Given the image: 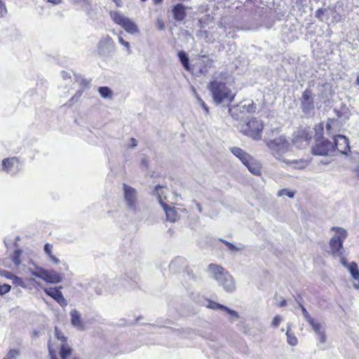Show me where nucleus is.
<instances>
[{"label":"nucleus","mask_w":359,"mask_h":359,"mask_svg":"<svg viewBox=\"0 0 359 359\" xmlns=\"http://www.w3.org/2000/svg\"><path fill=\"white\" fill-rule=\"evenodd\" d=\"M209 90H210L213 100L217 104L223 102H231L235 97V94L226 86V83L222 81L215 79L210 83Z\"/></svg>","instance_id":"obj_1"},{"label":"nucleus","mask_w":359,"mask_h":359,"mask_svg":"<svg viewBox=\"0 0 359 359\" xmlns=\"http://www.w3.org/2000/svg\"><path fill=\"white\" fill-rule=\"evenodd\" d=\"M238 129L244 135L250 137L254 140H259L262 138L264 124L257 118H252L241 124Z\"/></svg>","instance_id":"obj_2"},{"label":"nucleus","mask_w":359,"mask_h":359,"mask_svg":"<svg viewBox=\"0 0 359 359\" xmlns=\"http://www.w3.org/2000/svg\"><path fill=\"white\" fill-rule=\"evenodd\" d=\"M266 146L272 155L277 159L283 161V154L289 151L290 144L284 135H280L273 140H266Z\"/></svg>","instance_id":"obj_3"},{"label":"nucleus","mask_w":359,"mask_h":359,"mask_svg":"<svg viewBox=\"0 0 359 359\" xmlns=\"http://www.w3.org/2000/svg\"><path fill=\"white\" fill-rule=\"evenodd\" d=\"M97 54L102 60L109 62L112 60L116 51V44L109 35L102 36L97 45Z\"/></svg>","instance_id":"obj_4"},{"label":"nucleus","mask_w":359,"mask_h":359,"mask_svg":"<svg viewBox=\"0 0 359 359\" xmlns=\"http://www.w3.org/2000/svg\"><path fill=\"white\" fill-rule=\"evenodd\" d=\"M29 271L32 276L50 284L59 283L62 280V274L53 270L45 269L41 266H35L34 269L29 268Z\"/></svg>","instance_id":"obj_5"},{"label":"nucleus","mask_w":359,"mask_h":359,"mask_svg":"<svg viewBox=\"0 0 359 359\" xmlns=\"http://www.w3.org/2000/svg\"><path fill=\"white\" fill-rule=\"evenodd\" d=\"M109 14L114 22L120 25L128 33L133 34L139 32L138 27L135 22L119 11H111Z\"/></svg>","instance_id":"obj_6"},{"label":"nucleus","mask_w":359,"mask_h":359,"mask_svg":"<svg viewBox=\"0 0 359 359\" xmlns=\"http://www.w3.org/2000/svg\"><path fill=\"white\" fill-rule=\"evenodd\" d=\"M332 230L336 232V235L333 236L330 241L332 253L334 255L341 256L343 242L347 236L346 231L340 227H332Z\"/></svg>","instance_id":"obj_7"},{"label":"nucleus","mask_w":359,"mask_h":359,"mask_svg":"<svg viewBox=\"0 0 359 359\" xmlns=\"http://www.w3.org/2000/svg\"><path fill=\"white\" fill-rule=\"evenodd\" d=\"M22 170V164L18 157L4 158L2 161V170L11 175H15Z\"/></svg>","instance_id":"obj_8"},{"label":"nucleus","mask_w":359,"mask_h":359,"mask_svg":"<svg viewBox=\"0 0 359 359\" xmlns=\"http://www.w3.org/2000/svg\"><path fill=\"white\" fill-rule=\"evenodd\" d=\"M334 150V144L327 140H317L316 145L312 149L314 155L328 156Z\"/></svg>","instance_id":"obj_9"},{"label":"nucleus","mask_w":359,"mask_h":359,"mask_svg":"<svg viewBox=\"0 0 359 359\" xmlns=\"http://www.w3.org/2000/svg\"><path fill=\"white\" fill-rule=\"evenodd\" d=\"M301 108L302 111L309 114L314 109V96L312 90L306 88L302 93L301 97Z\"/></svg>","instance_id":"obj_10"},{"label":"nucleus","mask_w":359,"mask_h":359,"mask_svg":"<svg viewBox=\"0 0 359 359\" xmlns=\"http://www.w3.org/2000/svg\"><path fill=\"white\" fill-rule=\"evenodd\" d=\"M124 192V199L126 202L128 209L135 211L136 210V202H137V191L136 190L126 184L123 185Z\"/></svg>","instance_id":"obj_11"},{"label":"nucleus","mask_w":359,"mask_h":359,"mask_svg":"<svg viewBox=\"0 0 359 359\" xmlns=\"http://www.w3.org/2000/svg\"><path fill=\"white\" fill-rule=\"evenodd\" d=\"M123 280L121 276L113 279H109L106 282L105 289L111 294H123Z\"/></svg>","instance_id":"obj_12"},{"label":"nucleus","mask_w":359,"mask_h":359,"mask_svg":"<svg viewBox=\"0 0 359 359\" xmlns=\"http://www.w3.org/2000/svg\"><path fill=\"white\" fill-rule=\"evenodd\" d=\"M61 288V286L50 288L44 287L43 290L47 295L52 297L60 306L65 307L67 305V301L60 291Z\"/></svg>","instance_id":"obj_13"},{"label":"nucleus","mask_w":359,"mask_h":359,"mask_svg":"<svg viewBox=\"0 0 359 359\" xmlns=\"http://www.w3.org/2000/svg\"><path fill=\"white\" fill-rule=\"evenodd\" d=\"M123 281V293L131 291L138 287V277L135 274L125 273L121 276Z\"/></svg>","instance_id":"obj_14"},{"label":"nucleus","mask_w":359,"mask_h":359,"mask_svg":"<svg viewBox=\"0 0 359 359\" xmlns=\"http://www.w3.org/2000/svg\"><path fill=\"white\" fill-rule=\"evenodd\" d=\"M219 285L227 292H233L236 290V286L233 278L226 271L222 277V280L217 281Z\"/></svg>","instance_id":"obj_15"},{"label":"nucleus","mask_w":359,"mask_h":359,"mask_svg":"<svg viewBox=\"0 0 359 359\" xmlns=\"http://www.w3.org/2000/svg\"><path fill=\"white\" fill-rule=\"evenodd\" d=\"M341 264L348 269L353 279L354 280L353 286L355 289H359V271L355 262L347 263L344 258H341Z\"/></svg>","instance_id":"obj_16"},{"label":"nucleus","mask_w":359,"mask_h":359,"mask_svg":"<svg viewBox=\"0 0 359 359\" xmlns=\"http://www.w3.org/2000/svg\"><path fill=\"white\" fill-rule=\"evenodd\" d=\"M334 149H337L343 154H347L350 151L348 139L344 136L339 135L334 137Z\"/></svg>","instance_id":"obj_17"},{"label":"nucleus","mask_w":359,"mask_h":359,"mask_svg":"<svg viewBox=\"0 0 359 359\" xmlns=\"http://www.w3.org/2000/svg\"><path fill=\"white\" fill-rule=\"evenodd\" d=\"M158 203L161 205L163 208L165 215L167 220L175 222L177 221L178 218V215L177 213V210L174 207H170L168 206L165 203L163 202L162 199V196H161L160 193L158 192Z\"/></svg>","instance_id":"obj_18"},{"label":"nucleus","mask_w":359,"mask_h":359,"mask_svg":"<svg viewBox=\"0 0 359 359\" xmlns=\"http://www.w3.org/2000/svg\"><path fill=\"white\" fill-rule=\"evenodd\" d=\"M226 271L222 266L215 264H210L208 266V272L210 277L216 281L222 280V277Z\"/></svg>","instance_id":"obj_19"},{"label":"nucleus","mask_w":359,"mask_h":359,"mask_svg":"<svg viewBox=\"0 0 359 359\" xmlns=\"http://www.w3.org/2000/svg\"><path fill=\"white\" fill-rule=\"evenodd\" d=\"M316 334L318 336V339L321 344H324L326 341V335L325 333V325L319 322H316L314 320L312 323H309Z\"/></svg>","instance_id":"obj_20"},{"label":"nucleus","mask_w":359,"mask_h":359,"mask_svg":"<svg viewBox=\"0 0 359 359\" xmlns=\"http://www.w3.org/2000/svg\"><path fill=\"white\" fill-rule=\"evenodd\" d=\"M206 306L208 308L213 309V310H220L222 311H225L227 313H229L231 317H233L234 319L239 318V315L236 311H233V310L226 307V306L220 304L215 302L208 301V304H207Z\"/></svg>","instance_id":"obj_21"},{"label":"nucleus","mask_w":359,"mask_h":359,"mask_svg":"<svg viewBox=\"0 0 359 359\" xmlns=\"http://www.w3.org/2000/svg\"><path fill=\"white\" fill-rule=\"evenodd\" d=\"M189 8L182 4L175 5L172 9L174 19L176 21L184 20L187 16V10Z\"/></svg>","instance_id":"obj_22"},{"label":"nucleus","mask_w":359,"mask_h":359,"mask_svg":"<svg viewBox=\"0 0 359 359\" xmlns=\"http://www.w3.org/2000/svg\"><path fill=\"white\" fill-rule=\"evenodd\" d=\"M236 106L241 114L254 113L257 109L255 104L251 100H243Z\"/></svg>","instance_id":"obj_23"},{"label":"nucleus","mask_w":359,"mask_h":359,"mask_svg":"<svg viewBox=\"0 0 359 359\" xmlns=\"http://www.w3.org/2000/svg\"><path fill=\"white\" fill-rule=\"evenodd\" d=\"M71 317L72 325L78 330H83L84 329V324L81 320V315L76 309H73L69 313Z\"/></svg>","instance_id":"obj_24"},{"label":"nucleus","mask_w":359,"mask_h":359,"mask_svg":"<svg viewBox=\"0 0 359 359\" xmlns=\"http://www.w3.org/2000/svg\"><path fill=\"white\" fill-rule=\"evenodd\" d=\"M248 169V170L255 175H259L261 174L262 166L260 163L251 157L250 160H248V163L244 164Z\"/></svg>","instance_id":"obj_25"},{"label":"nucleus","mask_w":359,"mask_h":359,"mask_svg":"<svg viewBox=\"0 0 359 359\" xmlns=\"http://www.w3.org/2000/svg\"><path fill=\"white\" fill-rule=\"evenodd\" d=\"M231 153L236 156L243 164L248 162V160L252 157L249 154L243 150L242 149L236 147L230 149Z\"/></svg>","instance_id":"obj_26"},{"label":"nucleus","mask_w":359,"mask_h":359,"mask_svg":"<svg viewBox=\"0 0 359 359\" xmlns=\"http://www.w3.org/2000/svg\"><path fill=\"white\" fill-rule=\"evenodd\" d=\"M283 162L290 165L293 168L304 169L308 165V161L302 159L289 160L283 158Z\"/></svg>","instance_id":"obj_27"},{"label":"nucleus","mask_w":359,"mask_h":359,"mask_svg":"<svg viewBox=\"0 0 359 359\" xmlns=\"http://www.w3.org/2000/svg\"><path fill=\"white\" fill-rule=\"evenodd\" d=\"M155 172L153 171L150 175H147L145 177V184L151 189V193L156 196L157 194V184L156 183V177H154Z\"/></svg>","instance_id":"obj_28"},{"label":"nucleus","mask_w":359,"mask_h":359,"mask_svg":"<svg viewBox=\"0 0 359 359\" xmlns=\"http://www.w3.org/2000/svg\"><path fill=\"white\" fill-rule=\"evenodd\" d=\"M43 251L49 260L53 263L58 264L60 262V259L53 255V245L51 244L46 243L43 247Z\"/></svg>","instance_id":"obj_29"},{"label":"nucleus","mask_w":359,"mask_h":359,"mask_svg":"<svg viewBox=\"0 0 359 359\" xmlns=\"http://www.w3.org/2000/svg\"><path fill=\"white\" fill-rule=\"evenodd\" d=\"M72 352V348L67 343L61 344L59 355L61 359H67Z\"/></svg>","instance_id":"obj_30"},{"label":"nucleus","mask_w":359,"mask_h":359,"mask_svg":"<svg viewBox=\"0 0 359 359\" xmlns=\"http://www.w3.org/2000/svg\"><path fill=\"white\" fill-rule=\"evenodd\" d=\"M290 330H291V324H288L287 331H286L287 341L290 345L294 346L297 344L298 340H297V338L296 337V336L294 335V334L291 332Z\"/></svg>","instance_id":"obj_31"},{"label":"nucleus","mask_w":359,"mask_h":359,"mask_svg":"<svg viewBox=\"0 0 359 359\" xmlns=\"http://www.w3.org/2000/svg\"><path fill=\"white\" fill-rule=\"evenodd\" d=\"M178 57L184 68L186 70H189V59L187 53L184 51H180Z\"/></svg>","instance_id":"obj_32"},{"label":"nucleus","mask_w":359,"mask_h":359,"mask_svg":"<svg viewBox=\"0 0 359 359\" xmlns=\"http://www.w3.org/2000/svg\"><path fill=\"white\" fill-rule=\"evenodd\" d=\"M98 92L100 96L104 99H109L112 97V90L107 86L99 87Z\"/></svg>","instance_id":"obj_33"},{"label":"nucleus","mask_w":359,"mask_h":359,"mask_svg":"<svg viewBox=\"0 0 359 359\" xmlns=\"http://www.w3.org/2000/svg\"><path fill=\"white\" fill-rule=\"evenodd\" d=\"M229 114H231V116H232V118L233 119L238 120V121L243 119V115L245 114H241L239 111V109H237L236 105L232 108H229Z\"/></svg>","instance_id":"obj_34"},{"label":"nucleus","mask_w":359,"mask_h":359,"mask_svg":"<svg viewBox=\"0 0 359 359\" xmlns=\"http://www.w3.org/2000/svg\"><path fill=\"white\" fill-rule=\"evenodd\" d=\"M22 252V251L20 249H17L13 252L11 255V259L16 266H18L21 263L20 257Z\"/></svg>","instance_id":"obj_35"},{"label":"nucleus","mask_w":359,"mask_h":359,"mask_svg":"<svg viewBox=\"0 0 359 359\" xmlns=\"http://www.w3.org/2000/svg\"><path fill=\"white\" fill-rule=\"evenodd\" d=\"M118 43L124 46L125 50L127 53V55L132 54V50L130 48V43L128 41L124 40V39L123 38L121 34H119L118 36Z\"/></svg>","instance_id":"obj_36"},{"label":"nucleus","mask_w":359,"mask_h":359,"mask_svg":"<svg viewBox=\"0 0 359 359\" xmlns=\"http://www.w3.org/2000/svg\"><path fill=\"white\" fill-rule=\"evenodd\" d=\"M74 81H75V82L79 83V85L81 86V88H83V89L88 87V85L90 83L89 80H87V79L81 77V76L75 75Z\"/></svg>","instance_id":"obj_37"},{"label":"nucleus","mask_w":359,"mask_h":359,"mask_svg":"<svg viewBox=\"0 0 359 359\" xmlns=\"http://www.w3.org/2000/svg\"><path fill=\"white\" fill-rule=\"evenodd\" d=\"M20 355V352L18 349H11L4 359H17Z\"/></svg>","instance_id":"obj_38"},{"label":"nucleus","mask_w":359,"mask_h":359,"mask_svg":"<svg viewBox=\"0 0 359 359\" xmlns=\"http://www.w3.org/2000/svg\"><path fill=\"white\" fill-rule=\"evenodd\" d=\"M55 335L58 340L62 342V344L67 343V338L64 335V334L60 330V329L57 327H55Z\"/></svg>","instance_id":"obj_39"},{"label":"nucleus","mask_w":359,"mask_h":359,"mask_svg":"<svg viewBox=\"0 0 359 359\" xmlns=\"http://www.w3.org/2000/svg\"><path fill=\"white\" fill-rule=\"evenodd\" d=\"M277 196L278 197L287 196L289 198H293L294 196V192L287 189H282L278 191Z\"/></svg>","instance_id":"obj_40"},{"label":"nucleus","mask_w":359,"mask_h":359,"mask_svg":"<svg viewBox=\"0 0 359 359\" xmlns=\"http://www.w3.org/2000/svg\"><path fill=\"white\" fill-rule=\"evenodd\" d=\"M299 304V307L301 308L302 309V314L304 316V318H305V320L309 323H313V320H314L313 318H311V316L309 315V313H308V311H306V309L304 307V306L300 303V302H298Z\"/></svg>","instance_id":"obj_41"},{"label":"nucleus","mask_w":359,"mask_h":359,"mask_svg":"<svg viewBox=\"0 0 359 359\" xmlns=\"http://www.w3.org/2000/svg\"><path fill=\"white\" fill-rule=\"evenodd\" d=\"M13 284L16 287H25V285L22 280V279L17 276H13L12 278Z\"/></svg>","instance_id":"obj_42"},{"label":"nucleus","mask_w":359,"mask_h":359,"mask_svg":"<svg viewBox=\"0 0 359 359\" xmlns=\"http://www.w3.org/2000/svg\"><path fill=\"white\" fill-rule=\"evenodd\" d=\"M219 241L221 242H222L223 243H224L229 250H234V251H241L243 250V247H241V248H237L233 244L225 241V240H223V239H219Z\"/></svg>","instance_id":"obj_43"},{"label":"nucleus","mask_w":359,"mask_h":359,"mask_svg":"<svg viewBox=\"0 0 359 359\" xmlns=\"http://www.w3.org/2000/svg\"><path fill=\"white\" fill-rule=\"evenodd\" d=\"M11 290V286L7 283L0 285V295H4L9 292Z\"/></svg>","instance_id":"obj_44"},{"label":"nucleus","mask_w":359,"mask_h":359,"mask_svg":"<svg viewBox=\"0 0 359 359\" xmlns=\"http://www.w3.org/2000/svg\"><path fill=\"white\" fill-rule=\"evenodd\" d=\"M83 90L84 89L83 88L79 89L75 93V95L70 99V102H76L79 100L80 97L82 95Z\"/></svg>","instance_id":"obj_45"},{"label":"nucleus","mask_w":359,"mask_h":359,"mask_svg":"<svg viewBox=\"0 0 359 359\" xmlns=\"http://www.w3.org/2000/svg\"><path fill=\"white\" fill-rule=\"evenodd\" d=\"M48 353L50 359H58L55 351L52 348L50 342L48 344Z\"/></svg>","instance_id":"obj_46"},{"label":"nucleus","mask_w":359,"mask_h":359,"mask_svg":"<svg viewBox=\"0 0 359 359\" xmlns=\"http://www.w3.org/2000/svg\"><path fill=\"white\" fill-rule=\"evenodd\" d=\"M0 275L3 277H5L6 278L10 279V280H12V278L14 276V275L11 271H6V270L1 271Z\"/></svg>","instance_id":"obj_47"},{"label":"nucleus","mask_w":359,"mask_h":359,"mask_svg":"<svg viewBox=\"0 0 359 359\" xmlns=\"http://www.w3.org/2000/svg\"><path fill=\"white\" fill-rule=\"evenodd\" d=\"M7 13L5 4L0 0V18H3Z\"/></svg>","instance_id":"obj_48"},{"label":"nucleus","mask_w":359,"mask_h":359,"mask_svg":"<svg viewBox=\"0 0 359 359\" xmlns=\"http://www.w3.org/2000/svg\"><path fill=\"white\" fill-rule=\"evenodd\" d=\"M283 320V318L280 316H276L271 323L272 326L274 327H278L280 323Z\"/></svg>","instance_id":"obj_49"},{"label":"nucleus","mask_w":359,"mask_h":359,"mask_svg":"<svg viewBox=\"0 0 359 359\" xmlns=\"http://www.w3.org/2000/svg\"><path fill=\"white\" fill-rule=\"evenodd\" d=\"M61 76L64 80H67L68 79H71V74L66 71L61 72Z\"/></svg>","instance_id":"obj_50"},{"label":"nucleus","mask_w":359,"mask_h":359,"mask_svg":"<svg viewBox=\"0 0 359 359\" xmlns=\"http://www.w3.org/2000/svg\"><path fill=\"white\" fill-rule=\"evenodd\" d=\"M192 203L196 205V208H197V210H198V212H199L200 214H202V212H203V208H202L201 205L199 203H198L196 200H193V201H192Z\"/></svg>","instance_id":"obj_51"},{"label":"nucleus","mask_w":359,"mask_h":359,"mask_svg":"<svg viewBox=\"0 0 359 359\" xmlns=\"http://www.w3.org/2000/svg\"><path fill=\"white\" fill-rule=\"evenodd\" d=\"M137 140L133 137L130 138V144H128V147L129 148H135L137 146Z\"/></svg>","instance_id":"obj_52"},{"label":"nucleus","mask_w":359,"mask_h":359,"mask_svg":"<svg viewBox=\"0 0 359 359\" xmlns=\"http://www.w3.org/2000/svg\"><path fill=\"white\" fill-rule=\"evenodd\" d=\"M324 11L323 9L319 8L315 13V16L318 18H320V17L323 15Z\"/></svg>","instance_id":"obj_53"},{"label":"nucleus","mask_w":359,"mask_h":359,"mask_svg":"<svg viewBox=\"0 0 359 359\" xmlns=\"http://www.w3.org/2000/svg\"><path fill=\"white\" fill-rule=\"evenodd\" d=\"M142 165L145 166L146 168H148L149 167V158L144 157L142 159Z\"/></svg>","instance_id":"obj_54"},{"label":"nucleus","mask_w":359,"mask_h":359,"mask_svg":"<svg viewBox=\"0 0 359 359\" xmlns=\"http://www.w3.org/2000/svg\"><path fill=\"white\" fill-rule=\"evenodd\" d=\"M199 100H200L201 106L203 107L204 110L206 111V113H208V109L206 104H205V102L201 99H199Z\"/></svg>","instance_id":"obj_55"},{"label":"nucleus","mask_w":359,"mask_h":359,"mask_svg":"<svg viewBox=\"0 0 359 359\" xmlns=\"http://www.w3.org/2000/svg\"><path fill=\"white\" fill-rule=\"evenodd\" d=\"M47 1L54 5H57L61 3V0H47Z\"/></svg>","instance_id":"obj_56"},{"label":"nucleus","mask_w":359,"mask_h":359,"mask_svg":"<svg viewBox=\"0 0 359 359\" xmlns=\"http://www.w3.org/2000/svg\"><path fill=\"white\" fill-rule=\"evenodd\" d=\"M95 291L98 295H101L102 294V289L100 287H95Z\"/></svg>","instance_id":"obj_57"},{"label":"nucleus","mask_w":359,"mask_h":359,"mask_svg":"<svg viewBox=\"0 0 359 359\" xmlns=\"http://www.w3.org/2000/svg\"><path fill=\"white\" fill-rule=\"evenodd\" d=\"M114 1V3L116 4V5L118 6V7H121L122 6V1L121 0H113Z\"/></svg>","instance_id":"obj_58"},{"label":"nucleus","mask_w":359,"mask_h":359,"mask_svg":"<svg viewBox=\"0 0 359 359\" xmlns=\"http://www.w3.org/2000/svg\"><path fill=\"white\" fill-rule=\"evenodd\" d=\"M158 29H163L164 28V24L158 20Z\"/></svg>","instance_id":"obj_59"},{"label":"nucleus","mask_w":359,"mask_h":359,"mask_svg":"<svg viewBox=\"0 0 359 359\" xmlns=\"http://www.w3.org/2000/svg\"><path fill=\"white\" fill-rule=\"evenodd\" d=\"M286 305V301L285 299L282 300L280 304H279V306L280 307H283Z\"/></svg>","instance_id":"obj_60"},{"label":"nucleus","mask_w":359,"mask_h":359,"mask_svg":"<svg viewBox=\"0 0 359 359\" xmlns=\"http://www.w3.org/2000/svg\"><path fill=\"white\" fill-rule=\"evenodd\" d=\"M175 262H176V261H174V262H172L170 264V268H172V267H174V266H175Z\"/></svg>","instance_id":"obj_61"},{"label":"nucleus","mask_w":359,"mask_h":359,"mask_svg":"<svg viewBox=\"0 0 359 359\" xmlns=\"http://www.w3.org/2000/svg\"><path fill=\"white\" fill-rule=\"evenodd\" d=\"M207 71H208V70H207L206 69H205L204 70H203V69H200V72H201V74H205V73H206V72H207Z\"/></svg>","instance_id":"obj_62"},{"label":"nucleus","mask_w":359,"mask_h":359,"mask_svg":"<svg viewBox=\"0 0 359 359\" xmlns=\"http://www.w3.org/2000/svg\"><path fill=\"white\" fill-rule=\"evenodd\" d=\"M357 172H358V176L359 177V165L358 166V168H357Z\"/></svg>","instance_id":"obj_63"},{"label":"nucleus","mask_w":359,"mask_h":359,"mask_svg":"<svg viewBox=\"0 0 359 359\" xmlns=\"http://www.w3.org/2000/svg\"><path fill=\"white\" fill-rule=\"evenodd\" d=\"M357 83L359 85V75L357 77Z\"/></svg>","instance_id":"obj_64"}]
</instances>
